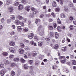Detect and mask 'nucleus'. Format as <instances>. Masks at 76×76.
I'll return each instance as SVG.
<instances>
[{"label": "nucleus", "mask_w": 76, "mask_h": 76, "mask_svg": "<svg viewBox=\"0 0 76 76\" xmlns=\"http://www.w3.org/2000/svg\"><path fill=\"white\" fill-rule=\"evenodd\" d=\"M9 50H10V52H11L12 53H15L16 52V50L14 48L10 47L9 48Z\"/></svg>", "instance_id": "obj_1"}, {"label": "nucleus", "mask_w": 76, "mask_h": 76, "mask_svg": "<svg viewBox=\"0 0 76 76\" xmlns=\"http://www.w3.org/2000/svg\"><path fill=\"white\" fill-rule=\"evenodd\" d=\"M7 72L5 69H2L0 72V75L1 76H3Z\"/></svg>", "instance_id": "obj_2"}, {"label": "nucleus", "mask_w": 76, "mask_h": 76, "mask_svg": "<svg viewBox=\"0 0 76 76\" xmlns=\"http://www.w3.org/2000/svg\"><path fill=\"white\" fill-rule=\"evenodd\" d=\"M18 52L20 54H23L24 53V50L22 48H20Z\"/></svg>", "instance_id": "obj_3"}, {"label": "nucleus", "mask_w": 76, "mask_h": 76, "mask_svg": "<svg viewBox=\"0 0 76 76\" xmlns=\"http://www.w3.org/2000/svg\"><path fill=\"white\" fill-rule=\"evenodd\" d=\"M13 61L14 62H18V61H20V59H19V57H16L13 59Z\"/></svg>", "instance_id": "obj_4"}, {"label": "nucleus", "mask_w": 76, "mask_h": 76, "mask_svg": "<svg viewBox=\"0 0 76 76\" xmlns=\"http://www.w3.org/2000/svg\"><path fill=\"white\" fill-rule=\"evenodd\" d=\"M23 5L22 4H20L18 6V9L19 10H21L23 9Z\"/></svg>", "instance_id": "obj_5"}, {"label": "nucleus", "mask_w": 76, "mask_h": 76, "mask_svg": "<svg viewBox=\"0 0 76 76\" xmlns=\"http://www.w3.org/2000/svg\"><path fill=\"white\" fill-rule=\"evenodd\" d=\"M29 8H30V6H28L25 7V10H26L27 12H29V10H30Z\"/></svg>", "instance_id": "obj_6"}, {"label": "nucleus", "mask_w": 76, "mask_h": 76, "mask_svg": "<svg viewBox=\"0 0 76 76\" xmlns=\"http://www.w3.org/2000/svg\"><path fill=\"white\" fill-rule=\"evenodd\" d=\"M17 30L18 32H21L22 30V28L20 27V26H18L17 27Z\"/></svg>", "instance_id": "obj_7"}, {"label": "nucleus", "mask_w": 76, "mask_h": 76, "mask_svg": "<svg viewBox=\"0 0 76 76\" xmlns=\"http://www.w3.org/2000/svg\"><path fill=\"white\" fill-rule=\"evenodd\" d=\"M9 45L10 46H15V42L13 41H11L10 42Z\"/></svg>", "instance_id": "obj_8"}, {"label": "nucleus", "mask_w": 76, "mask_h": 76, "mask_svg": "<svg viewBox=\"0 0 76 76\" xmlns=\"http://www.w3.org/2000/svg\"><path fill=\"white\" fill-rule=\"evenodd\" d=\"M4 63L5 64L7 65V64H9V61L8 60L5 59L4 60Z\"/></svg>", "instance_id": "obj_9"}, {"label": "nucleus", "mask_w": 76, "mask_h": 76, "mask_svg": "<svg viewBox=\"0 0 76 76\" xmlns=\"http://www.w3.org/2000/svg\"><path fill=\"white\" fill-rule=\"evenodd\" d=\"M8 10L10 12H12L13 11V8L12 7H10L8 8Z\"/></svg>", "instance_id": "obj_10"}, {"label": "nucleus", "mask_w": 76, "mask_h": 76, "mask_svg": "<svg viewBox=\"0 0 76 76\" xmlns=\"http://www.w3.org/2000/svg\"><path fill=\"white\" fill-rule=\"evenodd\" d=\"M31 35H28V37L29 39H32L34 37V34L33 33H31Z\"/></svg>", "instance_id": "obj_11"}, {"label": "nucleus", "mask_w": 76, "mask_h": 76, "mask_svg": "<svg viewBox=\"0 0 76 76\" xmlns=\"http://www.w3.org/2000/svg\"><path fill=\"white\" fill-rule=\"evenodd\" d=\"M2 55L6 57L8 56V53L7 52H4L2 53Z\"/></svg>", "instance_id": "obj_12"}, {"label": "nucleus", "mask_w": 76, "mask_h": 76, "mask_svg": "<svg viewBox=\"0 0 76 76\" xmlns=\"http://www.w3.org/2000/svg\"><path fill=\"white\" fill-rule=\"evenodd\" d=\"M61 50L62 51L65 52L67 50V48L65 47L62 48H61Z\"/></svg>", "instance_id": "obj_13"}, {"label": "nucleus", "mask_w": 76, "mask_h": 76, "mask_svg": "<svg viewBox=\"0 0 76 76\" xmlns=\"http://www.w3.org/2000/svg\"><path fill=\"white\" fill-rule=\"evenodd\" d=\"M10 19L11 20H15V16L14 15H11L10 17Z\"/></svg>", "instance_id": "obj_14"}, {"label": "nucleus", "mask_w": 76, "mask_h": 76, "mask_svg": "<svg viewBox=\"0 0 76 76\" xmlns=\"http://www.w3.org/2000/svg\"><path fill=\"white\" fill-rule=\"evenodd\" d=\"M17 17L18 19L19 20H22V19H23V17L22 16L20 15H18Z\"/></svg>", "instance_id": "obj_15"}, {"label": "nucleus", "mask_w": 76, "mask_h": 76, "mask_svg": "<svg viewBox=\"0 0 76 76\" xmlns=\"http://www.w3.org/2000/svg\"><path fill=\"white\" fill-rule=\"evenodd\" d=\"M60 10V9L59 7L56 8H55V11L56 12H59Z\"/></svg>", "instance_id": "obj_16"}, {"label": "nucleus", "mask_w": 76, "mask_h": 76, "mask_svg": "<svg viewBox=\"0 0 76 76\" xmlns=\"http://www.w3.org/2000/svg\"><path fill=\"white\" fill-rule=\"evenodd\" d=\"M34 12H31L30 13V14L29 15L30 18H34Z\"/></svg>", "instance_id": "obj_17"}, {"label": "nucleus", "mask_w": 76, "mask_h": 76, "mask_svg": "<svg viewBox=\"0 0 76 76\" xmlns=\"http://www.w3.org/2000/svg\"><path fill=\"white\" fill-rule=\"evenodd\" d=\"M52 6L54 7H55L57 6V4H56V2L55 1H54L53 2Z\"/></svg>", "instance_id": "obj_18"}, {"label": "nucleus", "mask_w": 76, "mask_h": 76, "mask_svg": "<svg viewBox=\"0 0 76 76\" xmlns=\"http://www.w3.org/2000/svg\"><path fill=\"white\" fill-rule=\"evenodd\" d=\"M19 2L16 1L15 2L14 4V6H18V4H19Z\"/></svg>", "instance_id": "obj_19"}, {"label": "nucleus", "mask_w": 76, "mask_h": 76, "mask_svg": "<svg viewBox=\"0 0 76 76\" xmlns=\"http://www.w3.org/2000/svg\"><path fill=\"white\" fill-rule=\"evenodd\" d=\"M20 22L18 20H16L15 21V23L17 25H19Z\"/></svg>", "instance_id": "obj_20"}, {"label": "nucleus", "mask_w": 76, "mask_h": 76, "mask_svg": "<svg viewBox=\"0 0 76 76\" xmlns=\"http://www.w3.org/2000/svg\"><path fill=\"white\" fill-rule=\"evenodd\" d=\"M68 6L69 7H72L73 6V3H72V2L70 1L69 2Z\"/></svg>", "instance_id": "obj_21"}, {"label": "nucleus", "mask_w": 76, "mask_h": 76, "mask_svg": "<svg viewBox=\"0 0 76 76\" xmlns=\"http://www.w3.org/2000/svg\"><path fill=\"white\" fill-rule=\"evenodd\" d=\"M60 17L61 18H66V15H64V14H61L60 15Z\"/></svg>", "instance_id": "obj_22"}, {"label": "nucleus", "mask_w": 76, "mask_h": 76, "mask_svg": "<svg viewBox=\"0 0 76 76\" xmlns=\"http://www.w3.org/2000/svg\"><path fill=\"white\" fill-rule=\"evenodd\" d=\"M58 47H59L58 45L57 44L55 45L54 46V48L55 49H58Z\"/></svg>", "instance_id": "obj_23"}, {"label": "nucleus", "mask_w": 76, "mask_h": 76, "mask_svg": "<svg viewBox=\"0 0 76 76\" xmlns=\"http://www.w3.org/2000/svg\"><path fill=\"white\" fill-rule=\"evenodd\" d=\"M50 34L51 37H54V33L53 32H50Z\"/></svg>", "instance_id": "obj_24"}, {"label": "nucleus", "mask_w": 76, "mask_h": 76, "mask_svg": "<svg viewBox=\"0 0 76 76\" xmlns=\"http://www.w3.org/2000/svg\"><path fill=\"white\" fill-rule=\"evenodd\" d=\"M6 3L7 5H9L10 3H12L11 1L9 0H7L6 1Z\"/></svg>", "instance_id": "obj_25"}, {"label": "nucleus", "mask_w": 76, "mask_h": 76, "mask_svg": "<svg viewBox=\"0 0 76 76\" xmlns=\"http://www.w3.org/2000/svg\"><path fill=\"white\" fill-rule=\"evenodd\" d=\"M65 58H64L63 59H62L61 60V61L62 63H65L66 61V60Z\"/></svg>", "instance_id": "obj_26"}, {"label": "nucleus", "mask_w": 76, "mask_h": 76, "mask_svg": "<svg viewBox=\"0 0 76 76\" xmlns=\"http://www.w3.org/2000/svg\"><path fill=\"white\" fill-rule=\"evenodd\" d=\"M24 67L25 69H28L29 67V66L26 64H25L24 65Z\"/></svg>", "instance_id": "obj_27"}, {"label": "nucleus", "mask_w": 76, "mask_h": 76, "mask_svg": "<svg viewBox=\"0 0 76 76\" xmlns=\"http://www.w3.org/2000/svg\"><path fill=\"white\" fill-rule=\"evenodd\" d=\"M57 30H58V32H61V27L60 26H58L57 27Z\"/></svg>", "instance_id": "obj_28"}, {"label": "nucleus", "mask_w": 76, "mask_h": 76, "mask_svg": "<svg viewBox=\"0 0 76 76\" xmlns=\"http://www.w3.org/2000/svg\"><path fill=\"white\" fill-rule=\"evenodd\" d=\"M21 3H23V4H26L28 3V1L26 0H22L21 1Z\"/></svg>", "instance_id": "obj_29"}, {"label": "nucleus", "mask_w": 76, "mask_h": 76, "mask_svg": "<svg viewBox=\"0 0 76 76\" xmlns=\"http://www.w3.org/2000/svg\"><path fill=\"white\" fill-rule=\"evenodd\" d=\"M42 42H39L38 43V45L39 47H41L42 45Z\"/></svg>", "instance_id": "obj_30"}, {"label": "nucleus", "mask_w": 76, "mask_h": 76, "mask_svg": "<svg viewBox=\"0 0 76 76\" xmlns=\"http://www.w3.org/2000/svg\"><path fill=\"white\" fill-rule=\"evenodd\" d=\"M20 61L21 63H25V60L24 59L22 58H21V59H20Z\"/></svg>", "instance_id": "obj_31"}, {"label": "nucleus", "mask_w": 76, "mask_h": 76, "mask_svg": "<svg viewBox=\"0 0 76 76\" xmlns=\"http://www.w3.org/2000/svg\"><path fill=\"white\" fill-rule=\"evenodd\" d=\"M34 41L33 40L30 41V44L31 45H34Z\"/></svg>", "instance_id": "obj_32"}, {"label": "nucleus", "mask_w": 76, "mask_h": 76, "mask_svg": "<svg viewBox=\"0 0 76 76\" xmlns=\"http://www.w3.org/2000/svg\"><path fill=\"white\" fill-rule=\"evenodd\" d=\"M15 31H12L10 33V35H11V36H12V35H15Z\"/></svg>", "instance_id": "obj_33"}, {"label": "nucleus", "mask_w": 76, "mask_h": 76, "mask_svg": "<svg viewBox=\"0 0 76 76\" xmlns=\"http://www.w3.org/2000/svg\"><path fill=\"white\" fill-rule=\"evenodd\" d=\"M20 24L21 25V26H23H23H25V24H24V23L23 22H20Z\"/></svg>", "instance_id": "obj_34"}, {"label": "nucleus", "mask_w": 76, "mask_h": 76, "mask_svg": "<svg viewBox=\"0 0 76 76\" xmlns=\"http://www.w3.org/2000/svg\"><path fill=\"white\" fill-rule=\"evenodd\" d=\"M39 35L40 36H42L44 35V31H41L39 33Z\"/></svg>", "instance_id": "obj_35"}, {"label": "nucleus", "mask_w": 76, "mask_h": 76, "mask_svg": "<svg viewBox=\"0 0 76 76\" xmlns=\"http://www.w3.org/2000/svg\"><path fill=\"white\" fill-rule=\"evenodd\" d=\"M11 75L12 76H13L15 75V72L14 71L12 70L11 72Z\"/></svg>", "instance_id": "obj_36"}, {"label": "nucleus", "mask_w": 76, "mask_h": 76, "mask_svg": "<svg viewBox=\"0 0 76 76\" xmlns=\"http://www.w3.org/2000/svg\"><path fill=\"white\" fill-rule=\"evenodd\" d=\"M41 22V20L37 19L36 20L35 23L36 24H37V23H38V22Z\"/></svg>", "instance_id": "obj_37"}, {"label": "nucleus", "mask_w": 76, "mask_h": 76, "mask_svg": "<svg viewBox=\"0 0 76 76\" xmlns=\"http://www.w3.org/2000/svg\"><path fill=\"white\" fill-rule=\"evenodd\" d=\"M28 28H23V31L24 32H28Z\"/></svg>", "instance_id": "obj_38"}, {"label": "nucleus", "mask_w": 76, "mask_h": 76, "mask_svg": "<svg viewBox=\"0 0 76 76\" xmlns=\"http://www.w3.org/2000/svg\"><path fill=\"white\" fill-rule=\"evenodd\" d=\"M58 67H57V65H54L53 66L52 69L53 70H54V69H57Z\"/></svg>", "instance_id": "obj_39"}, {"label": "nucleus", "mask_w": 76, "mask_h": 76, "mask_svg": "<svg viewBox=\"0 0 76 76\" xmlns=\"http://www.w3.org/2000/svg\"><path fill=\"white\" fill-rule=\"evenodd\" d=\"M60 60H61L64 59V58H66V57L64 56H60L59 57Z\"/></svg>", "instance_id": "obj_40"}, {"label": "nucleus", "mask_w": 76, "mask_h": 76, "mask_svg": "<svg viewBox=\"0 0 76 76\" xmlns=\"http://www.w3.org/2000/svg\"><path fill=\"white\" fill-rule=\"evenodd\" d=\"M58 38V33H55V38L56 39H57Z\"/></svg>", "instance_id": "obj_41"}, {"label": "nucleus", "mask_w": 76, "mask_h": 76, "mask_svg": "<svg viewBox=\"0 0 76 76\" xmlns=\"http://www.w3.org/2000/svg\"><path fill=\"white\" fill-rule=\"evenodd\" d=\"M14 57H15V56H14V55H12V54H10V55L9 56V58H10V59L12 58H13Z\"/></svg>", "instance_id": "obj_42"}, {"label": "nucleus", "mask_w": 76, "mask_h": 76, "mask_svg": "<svg viewBox=\"0 0 76 76\" xmlns=\"http://www.w3.org/2000/svg\"><path fill=\"white\" fill-rule=\"evenodd\" d=\"M29 69L31 70H33L34 69V67L33 66H29Z\"/></svg>", "instance_id": "obj_43"}, {"label": "nucleus", "mask_w": 76, "mask_h": 76, "mask_svg": "<svg viewBox=\"0 0 76 76\" xmlns=\"http://www.w3.org/2000/svg\"><path fill=\"white\" fill-rule=\"evenodd\" d=\"M31 56L32 57H35V56H37V53H35L33 52L32 53Z\"/></svg>", "instance_id": "obj_44"}, {"label": "nucleus", "mask_w": 76, "mask_h": 76, "mask_svg": "<svg viewBox=\"0 0 76 76\" xmlns=\"http://www.w3.org/2000/svg\"><path fill=\"white\" fill-rule=\"evenodd\" d=\"M4 67V64L3 63H1L0 64V67L1 68H3Z\"/></svg>", "instance_id": "obj_45"}, {"label": "nucleus", "mask_w": 76, "mask_h": 76, "mask_svg": "<svg viewBox=\"0 0 76 76\" xmlns=\"http://www.w3.org/2000/svg\"><path fill=\"white\" fill-rule=\"evenodd\" d=\"M27 55H28V54H26H26L23 55V57L24 58H28Z\"/></svg>", "instance_id": "obj_46"}, {"label": "nucleus", "mask_w": 76, "mask_h": 76, "mask_svg": "<svg viewBox=\"0 0 76 76\" xmlns=\"http://www.w3.org/2000/svg\"><path fill=\"white\" fill-rule=\"evenodd\" d=\"M11 66L12 67H14L15 66H16V64L14 63H12L11 64Z\"/></svg>", "instance_id": "obj_47"}, {"label": "nucleus", "mask_w": 76, "mask_h": 76, "mask_svg": "<svg viewBox=\"0 0 76 76\" xmlns=\"http://www.w3.org/2000/svg\"><path fill=\"white\" fill-rule=\"evenodd\" d=\"M57 22L58 24H61V21H60V20L59 18L57 19Z\"/></svg>", "instance_id": "obj_48"}, {"label": "nucleus", "mask_w": 76, "mask_h": 76, "mask_svg": "<svg viewBox=\"0 0 76 76\" xmlns=\"http://www.w3.org/2000/svg\"><path fill=\"white\" fill-rule=\"evenodd\" d=\"M72 64H73V65H76V61L74 60H73Z\"/></svg>", "instance_id": "obj_49"}, {"label": "nucleus", "mask_w": 76, "mask_h": 76, "mask_svg": "<svg viewBox=\"0 0 76 76\" xmlns=\"http://www.w3.org/2000/svg\"><path fill=\"white\" fill-rule=\"evenodd\" d=\"M20 45L21 48H24L25 47V45L23 43H20Z\"/></svg>", "instance_id": "obj_50"}, {"label": "nucleus", "mask_w": 76, "mask_h": 76, "mask_svg": "<svg viewBox=\"0 0 76 76\" xmlns=\"http://www.w3.org/2000/svg\"><path fill=\"white\" fill-rule=\"evenodd\" d=\"M51 15L53 17H54V18L56 17V14H55L54 12H52L51 13Z\"/></svg>", "instance_id": "obj_51"}, {"label": "nucleus", "mask_w": 76, "mask_h": 76, "mask_svg": "<svg viewBox=\"0 0 76 76\" xmlns=\"http://www.w3.org/2000/svg\"><path fill=\"white\" fill-rule=\"evenodd\" d=\"M26 54H27V55H28V57H31V56H32V53H26Z\"/></svg>", "instance_id": "obj_52"}, {"label": "nucleus", "mask_w": 76, "mask_h": 76, "mask_svg": "<svg viewBox=\"0 0 76 76\" xmlns=\"http://www.w3.org/2000/svg\"><path fill=\"white\" fill-rule=\"evenodd\" d=\"M28 62H29V63L30 64H32L33 63V60H28Z\"/></svg>", "instance_id": "obj_53"}, {"label": "nucleus", "mask_w": 76, "mask_h": 76, "mask_svg": "<svg viewBox=\"0 0 76 76\" xmlns=\"http://www.w3.org/2000/svg\"><path fill=\"white\" fill-rule=\"evenodd\" d=\"M64 10L66 12H68V8L66 7H64Z\"/></svg>", "instance_id": "obj_54"}, {"label": "nucleus", "mask_w": 76, "mask_h": 76, "mask_svg": "<svg viewBox=\"0 0 76 76\" xmlns=\"http://www.w3.org/2000/svg\"><path fill=\"white\" fill-rule=\"evenodd\" d=\"M34 12H35V14H37V13H39V12L38 11L37 9H36L35 10Z\"/></svg>", "instance_id": "obj_55"}, {"label": "nucleus", "mask_w": 76, "mask_h": 76, "mask_svg": "<svg viewBox=\"0 0 76 76\" xmlns=\"http://www.w3.org/2000/svg\"><path fill=\"white\" fill-rule=\"evenodd\" d=\"M48 28L49 29H50V30H53V28L52 26H48Z\"/></svg>", "instance_id": "obj_56"}, {"label": "nucleus", "mask_w": 76, "mask_h": 76, "mask_svg": "<svg viewBox=\"0 0 76 76\" xmlns=\"http://www.w3.org/2000/svg\"><path fill=\"white\" fill-rule=\"evenodd\" d=\"M64 0H60V4L62 5L63 4V3L64 2Z\"/></svg>", "instance_id": "obj_57"}, {"label": "nucleus", "mask_w": 76, "mask_h": 76, "mask_svg": "<svg viewBox=\"0 0 76 76\" xmlns=\"http://www.w3.org/2000/svg\"><path fill=\"white\" fill-rule=\"evenodd\" d=\"M5 20L4 18H2L1 20V23H3V22H4Z\"/></svg>", "instance_id": "obj_58"}, {"label": "nucleus", "mask_w": 76, "mask_h": 76, "mask_svg": "<svg viewBox=\"0 0 76 76\" xmlns=\"http://www.w3.org/2000/svg\"><path fill=\"white\" fill-rule=\"evenodd\" d=\"M7 23H10V22H11V21L10 20L8 19L7 20Z\"/></svg>", "instance_id": "obj_59"}, {"label": "nucleus", "mask_w": 76, "mask_h": 76, "mask_svg": "<svg viewBox=\"0 0 76 76\" xmlns=\"http://www.w3.org/2000/svg\"><path fill=\"white\" fill-rule=\"evenodd\" d=\"M50 39L51 38L48 37L45 38V40H46V41H50Z\"/></svg>", "instance_id": "obj_60"}, {"label": "nucleus", "mask_w": 76, "mask_h": 76, "mask_svg": "<svg viewBox=\"0 0 76 76\" xmlns=\"http://www.w3.org/2000/svg\"><path fill=\"white\" fill-rule=\"evenodd\" d=\"M45 16H46V17H50L51 16V15L50 14H45Z\"/></svg>", "instance_id": "obj_61"}, {"label": "nucleus", "mask_w": 76, "mask_h": 76, "mask_svg": "<svg viewBox=\"0 0 76 76\" xmlns=\"http://www.w3.org/2000/svg\"><path fill=\"white\" fill-rule=\"evenodd\" d=\"M34 39L37 40H38V36H36L34 37Z\"/></svg>", "instance_id": "obj_62"}, {"label": "nucleus", "mask_w": 76, "mask_h": 76, "mask_svg": "<svg viewBox=\"0 0 76 76\" xmlns=\"http://www.w3.org/2000/svg\"><path fill=\"white\" fill-rule=\"evenodd\" d=\"M24 50H26L27 51V50H30V48H24Z\"/></svg>", "instance_id": "obj_63"}, {"label": "nucleus", "mask_w": 76, "mask_h": 76, "mask_svg": "<svg viewBox=\"0 0 76 76\" xmlns=\"http://www.w3.org/2000/svg\"><path fill=\"white\" fill-rule=\"evenodd\" d=\"M31 75H35V72L34 71H31Z\"/></svg>", "instance_id": "obj_64"}]
</instances>
